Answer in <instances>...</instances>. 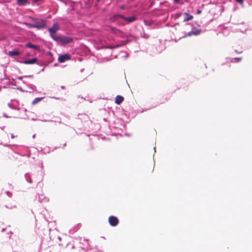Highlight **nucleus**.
Returning a JSON list of instances; mask_svg holds the SVG:
<instances>
[{
    "label": "nucleus",
    "instance_id": "nucleus-10",
    "mask_svg": "<svg viewBox=\"0 0 252 252\" xmlns=\"http://www.w3.org/2000/svg\"><path fill=\"white\" fill-rule=\"evenodd\" d=\"M22 82L24 84H26L28 86V89L25 91V92L31 93L34 91V88L35 87L34 85L32 84H28L25 80H23Z\"/></svg>",
    "mask_w": 252,
    "mask_h": 252
},
{
    "label": "nucleus",
    "instance_id": "nucleus-26",
    "mask_svg": "<svg viewBox=\"0 0 252 252\" xmlns=\"http://www.w3.org/2000/svg\"><path fill=\"white\" fill-rule=\"evenodd\" d=\"M237 2L239 3H242L243 2V0H235Z\"/></svg>",
    "mask_w": 252,
    "mask_h": 252
},
{
    "label": "nucleus",
    "instance_id": "nucleus-29",
    "mask_svg": "<svg viewBox=\"0 0 252 252\" xmlns=\"http://www.w3.org/2000/svg\"><path fill=\"white\" fill-rule=\"evenodd\" d=\"M201 13V10H199V9H198L197 10V14H200Z\"/></svg>",
    "mask_w": 252,
    "mask_h": 252
},
{
    "label": "nucleus",
    "instance_id": "nucleus-14",
    "mask_svg": "<svg viewBox=\"0 0 252 252\" xmlns=\"http://www.w3.org/2000/svg\"><path fill=\"white\" fill-rule=\"evenodd\" d=\"M78 119L84 122H87L89 120V117L86 114H82L78 115Z\"/></svg>",
    "mask_w": 252,
    "mask_h": 252
},
{
    "label": "nucleus",
    "instance_id": "nucleus-41",
    "mask_svg": "<svg viewBox=\"0 0 252 252\" xmlns=\"http://www.w3.org/2000/svg\"><path fill=\"white\" fill-rule=\"evenodd\" d=\"M21 91H22V92H24V91H23V90L22 89H20Z\"/></svg>",
    "mask_w": 252,
    "mask_h": 252
},
{
    "label": "nucleus",
    "instance_id": "nucleus-34",
    "mask_svg": "<svg viewBox=\"0 0 252 252\" xmlns=\"http://www.w3.org/2000/svg\"><path fill=\"white\" fill-rule=\"evenodd\" d=\"M4 230H5V228H2L1 230V231L3 232V231H4Z\"/></svg>",
    "mask_w": 252,
    "mask_h": 252
},
{
    "label": "nucleus",
    "instance_id": "nucleus-37",
    "mask_svg": "<svg viewBox=\"0 0 252 252\" xmlns=\"http://www.w3.org/2000/svg\"><path fill=\"white\" fill-rule=\"evenodd\" d=\"M83 70H84V69H81V72H83Z\"/></svg>",
    "mask_w": 252,
    "mask_h": 252
},
{
    "label": "nucleus",
    "instance_id": "nucleus-13",
    "mask_svg": "<svg viewBox=\"0 0 252 252\" xmlns=\"http://www.w3.org/2000/svg\"><path fill=\"white\" fill-rule=\"evenodd\" d=\"M226 62L230 61L231 63H238V62L242 60V58H226Z\"/></svg>",
    "mask_w": 252,
    "mask_h": 252
},
{
    "label": "nucleus",
    "instance_id": "nucleus-23",
    "mask_svg": "<svg viewBox=\"0 0 252 252\" xmlns=\"http://www.w3.org/2000/svg\"><path fill=\"white\" fill-rule=\"evenodd\" d=\"M5 193L6 194V195H7V196H8L9 197H11L12 196V192L9 191H5Z\"/></svg>",
    "mask_w": 252,
    "mask_h": 252
},
{
    "label": "nucleus",
    "instance_id": "nucleus-39",
    "mask_svg": "<svg viewBox=\"0 0 252 252\" xmlns=\"http://www.w3.org/2000/svg\"><path fill=\"white\" fill-rule=\"evenodd\" d=\"M154 150H155V152H156V147H154Z\"/></svg>",
    "mask_w": 252,
    "mask_h": 252
},
{
    "label": "nucleus",
    "instance_id": "nucleus-32",
    "mask_svg": "<svg viewBox=\"0 0 252 252\" xmlns=\"http://www.w3.org/2000/svg\"><path fill=\"white\" fill-rule=\"evenodd\" d=\"M3 117H6V118H8L9 117L7 116H6V115L5 114H3Z\"/></svg>",
    "mask_w": 252,
    "mask_h": 252
},
{
    "label": "nucleus",
    "instance_id": "nucleus-16",
    "mask_svg": "<svg viewBox=\"0 0 252 252\" xmlns=\"http://www.w3.org/2000/svg\"><path fill=\"white\" fill-rule=\"evenodd\" d=\"M17 4L19 6H24L29 3L28 0H17Z\"/></svg>",
    "mask_w": 252,
    "mask_h": 252
},
{
    "label": "nucleus",
    "instance_id": "nucleus-31",
    "mask_svg": "<svg viewBox=\"0 0 252 252\" xmlns=\"http://www.w3.org/2000/svg\"><path fill=\"white\" fill-rule=\"evenodd\" d=\"M235 52L237 53H242V51H240V52H238V51H237V50H235Z\"/></svg>",
    "mask_w": 252,
    "mask_h": 252
},
{
    "label": "nucleus",
    "instance_id": "nucleus-17",
    "mask_svg": "<svg viewBox=\"0 0 252 252\" xmlns=\"http://www.w3.org/2000/svg\"><path fill=\"white\" fill-rule=\"evenodd\" d=\"M20 54V52L17 50L11 51L8 52V55L11 57L18 56Z\"/></svg>",
    "mask_w": 252,
    "mask_h": 252
},
{
    "label": "nucleus",
    "instance_id": "nucleus-22",
    "mask_svg": "<svg viewBox=\"0 0 252 252\" xmlns=\"http://www.w3.org/2000/svg\"><path fill=\"white\" fill-rule=\"evenodd\" d=\"M8 105L9 106V107L11 108V109H17V108L14 105H13L11 103H8Z\"/></svg>",
    "mask_w": 252,
    "mask_h": 252
},
{
    "label": "nucleus",
    "instance_id": "nucleus-2",
    "mask_svg": "<svg viewBox=\"0 0 252 252\" xmlns=\"http://www.w3.org/2000/svg\"><path fill=\"white\" fill-rule=\"evenodd\" d=\"M136 20L135 16L128 17H125L124 15L121 14H115L110 17V20L112 22H115L118 26H124L125 25V21L128 23H130Z\"/></svg>",
    "mask_w": 252,
    "mask_h": 252
},
{
    "label": "nucleus",
    "instance_id": "nucleus-28",
    "mask_svg": "<svg viewBox=\"0 0 252 252\" xmlns=\"http://www.w3.org/2000/svg\"><path fill=\"white\" fill-rule=\"evenodd\" d=\"M180 1V0H174V3H178Z\"/></svg>",
    "mask_w": 252,
    "mask_h": 252
},
{
    "label": "nucleus",
    "instance_id": "nucleus-33",
    "mask_svg": "<svg viewBox=\"0 0 252 252\" xmlns=\"http://www.w3.org/2000/svg\"><path fill=\"white\" fill-rule=\"evenodd\" d=\"M35 134H34L32 135V138H35Z\"/></svg>",
    "mask_w": 252,
    "mask_h": 252
},
{
    "label": "nucleus",
    "instance_id": "nucleus-44",
    "mask_svg": "<svg viewBox=\"0 0 252 252\" xmlns=\"http://www.w3.org/2000/svg\"><path fill=\"white\" fill-rule=\"evenodd\" d=\"M99 0H97V1H98Z\"/></svg>",
    "mask_w": 252,
    "mask_h": 252
},
{
    "label": "nucleus",
    "instance_id": "nucleus-9",
    "mask_svg": "<svg viewBox=\"0 0 252 252\" xmlns=\"http://www.w3.org/2000/svg\"><path fill=\"white\" fill-rule=\"evenodd\" d=\"M25 46L28 48H32L35 50H39L40 47L38 45H36L32 44L31 42H28L25 44Z\"/></svg>",
    "mask_w": 252,
    "mask_h": 252
},
{
    "label": "nucleus",
    "instance_id": "nucleus-40",
    "mask_svg": "<svg viewBox=\"0 0 252 252\" xmlns=\"http://www.w3.org/2000/svg\"><path fill=\"white\" fill-rule=\"evenodd\" d=\"M84 241H86V242H87V240H86L85 239H84Z\"/></svg>",
    "mask_w": 252,
    "mask_h": 252
},
{
    "label": "nucleus",
    "instance_id": "nucleus-1",
    "mask_svg": "<svg viewBox=\"0 0 252 252\" xmlns=\"http://www.w3.org/2000/svg\"><path fill=\"white\" fill-rule=\"evenodd\" d=\"M60 29V27L58 23H54L53 26L48 29V31L50 33L51 37L56 41L58 43L65 45L72 41V39L71 37L57 35L55 34Z\"/></svg>",
    "mask_w": 252,
    "mask_h": 252
},
{
    "label": "nucleus",
    "instance_id": "nucleus-15",
    "mask_svg": "<svg viewBox=\"0 0 252 252\" xmlns=\"http://www.w3.org/2000/svg\"><path fill=\"white\" fill-rule=\"evenodd\" d=\"M124 99V98L122 96L118 95L115 98V103L117 104H120L123 101Z\"/></svg>",
    "mask_w": 252,
    "mask_h": 252
},
{
    "label": "nucleus",
    "instance_id": "nucleus-7",
    "mask_svg": "<svg viewBox=\"0 0 252 252\" xmlns=\"http://www.w3.org/2000/svg\"><path fill=\"white\" fill-rule=\"evenodd\" d=\"M126 44V43L123 42L122 44H115L114 45H109V46H102V48L103 49H113L116 48H118L120 47H121L123 45H125Z\"/></svg>",
    "mask_w": 252,
    "mask_h": 252
},
{
    "label": "nucleus",
    "instance_id": "nucleus-11",
    "mask_svg": "<svg viewBox=\"0 0 252 252\" xmlns=\"http://www.w3.org/2000/svg\"><path fill=\"white\" fill-rule=\"evenodd\" d=\"M38 201L40 203L46 202L48 201V199L46 197L44 194H38Z\"/></svg>",
    "mask_w": 252,
    "mask_h": 252
},
{
    "label": "nucleus",
    "instance_id": "nucleus-35",
    "mask_svg": "<svg viewBox=\"0 0 252 252\" xmlns=\"http://www.w3.org/2000/svg\"><path fill=\"white\" fill-rule=\"evenodd\" d=\"M66 143H65L64 144H63V147H65L66 146Z\"/></svg>",
    "mask_w": 252,
    "mask_h": 252
},
{
    "label": "nucleus",
    "instance_id": "nucleus-18",
    "mask_svg": "<svg viewBox=\"0 0 252 252\" xmlns=\"http://www.w3.org/2000/svg\"><path fill=\"white\" fill-rule=\"evenodd\" d=\"M25 179L27 182L32 183L33 181L31 174L27 173L25 175Z\"/></svg>",
    "mask_w": 252,
    "mask_h": 252
},
{
    "label": "nucleus",
    "instance_id": "nucleus-3",
    "mask_svg": "<svg viewBox=\"0 0 252 252\" xmlns=\"http://www.w3.org/2000/svg\"><path fill=\"white\" fill-rule=\"evenodd\" d=\"M46 25L45 21L42 19H38L36 20L34 24H29V27L40 30L46 27Z\"/></svg>",
    "mask_w": 252,
    "mask_h": 252
},
{
    "label": "nucleus",
    "instance_id": "nucleus-6",
    "mask_svg": "<svg viewBox=\"0 0 252 252\" xmlns=\"http://www.w3.org/2000/svg\"><path fill=\"white\" fill-rule=\"evenodd\" d=\"M70 56L68 54H64L63 55H61L59 56L58 58V61L60 63H63L67 60H70Z\"/></svg>",
    "mask_w": 252,
    "mask_h": 252
},
{
    "label": "nucleus",
    "instance_id": "nucleus-43",
    "mask_svg": "<svg viewBox=\"0 0 252 252\" xmlns=\"http://www.w3.org/2000/svg\"><path fill=\"white\" fill-rule=\"evenodd\" d=\"M44 70V68H43L41 71H43Z\"/></svg>",
    "mask_w": 252,
    "mask_h": 252
},
{
    "label": "nucleus",
    "instance_id": "nucleus-8",
    "mask_svg": "<svg viewBox=\"0 0 252 252\" xmlns=\"http://www.w3.org/2000/svg\"><path fill=\"white\" fill-rule=\"evenodd\" d=\"M38 60L36 58H33L32 59L27 60H25L22 63H24V64H33L37 63L38 64H39L38 63H37Z\"/></svg>",
    "mask_w": 252,
    "mask_h": 252
},
{
    "label": "nucleus",
    "instance_id": "nucleus-27",
    "mask_svg": "<svg viewBox=\"0 0 252 252\" xmlns=\"http://www.w3.org/2000/svg\"><path fill=\"white\" fill-rule=\"evenodd\" d=\"M181 15V13H177L176 14V18H179Z\"/></svg>",
    "mask_w": 252,
    "mask_h": 252
},
{
    "label": "nucleus",
    "instance_id": "nucleus-30",
    "mask_svg": "<svg viewBox=\"0 0 252 252\" xmlns=\"http://www.w3.org/2000/svg\"><path fill=\"white\" fill-rule=\"evenodd\" d=\"M11 138H14L15 137V136L13 135V134H11Z\"/></svg>",
    "mask_w": 252,
    "mask_h": 252
},
{
    "label": "nucleus",
    "instance_id": "nucleus-5",
    "mask_svg": "<svg viewBox=\"0 0 252 252\" xmlns=\"http://www.w3.org/2000/svg\"><path fill=\"white\" fill-rule=\"evenodd\" d=\"M108 222L111 226H116L118 224L119 220L117 217L110 216L108 218Z\"/></svg>",
    "mask_w": 252,
    "mask_h": 252
},
{
    "label": "nucleus",
    "instance_id": "nucleus-20",
    "mask_svg": "<svg viewBox=\"0 0 252 252\" xmlns=\"http://www.w3.org/2000/svg\"><path fill=\"white\" fill-rule=\"evenodd\" d=\"M32 75H28V76H19L17 78V79L20 80H22L23 78H32Z\"/></svg>",
    "mask_w": 252,
    "mask_h": 252
},
{
    "label": "nucleus",
    "instance_id": "nucleus-4",
    "mask_svg": "<svg viewBox=\"0 0 252 252\" xmlns=\"http://www.w3.org/2000/svg\"><path fill=\"white\" fill-rule=\"evenodd\" d=\"M201 30L200 28L196 27H192L190 32H186L183 37H186L187 36H197L201 33Z\"/></svg>",
    "mask_w": 252,
    "mask_h": 252
},
{
    "label": "nucleus",
    "instance_id": "nucleus-12",
    "mask_svg": "<svg viewBox=\"0 0 252 252\" xmlns=\"http://www.w3.org/2000/svg\"><path fill=\"white\" fill-rule=\"evenodd\" d=\"M184 15L185 16V18L183 20L184 22L190 21L192 20L193 18V16H192L191 15L187 12L184 13Z\"/></svg>",
    "mask_w": 252,
    "mask_h": 252
},
{
    "label": "nucleus",
    "instance_id": "nucleus-24",
    "mask_svg": "<svg viewBox=\"0 0 252 252\" xmlns=\"http://www.w3.org/2000/svg\"><path fill=\"white\" fill-rule=\"evenodd\" d=\"M5 207L7 208H8V209H12L13 208H16V206L14 205L13 206H12L10 207H8L7 205H5Z\"/></svg>",
    "mask_w": 252,
    "mask_h": 252
},
{
    "label": "nucleus",
    "instance_id": "nucleus-36",
    "mask_svg": "<svg viewBox=\"0 0 252 252\" xmlns=\"http://www.w3.org/2000/svg\"><path fill=\"white\" fill-rule=\"evenodd\" d=\"M41 167L42 168L43 167V164L42 163H41Z\"/></svg>",
    "mask_w": 252,
    "mask_h": 252
},
{
    "label": "nucleus",
    "instance_id": "nucleus-19",
    "mask_svg": "<svg viewBox=\"0 0 252 252\" xmlns=\"http://www.w3.org/2000/svg\"><path fill=\"white\" fill-rule=\"evenodd\" d=\"M44 98V97H36L34 98V99L32 102V104L35 105L38 102H39L40 101H41L42 99Z\"/></svg>",
    "mask_w": 252,
    "mask_h": 252
},
{
    "label": "nucleus",
    "instance_id": "nucleus-25",
    "mask_svg": "<svg viewBox=\"0 0 252 252\" xmlns=\"http://www.w3.org/2000/svg\"><path fill=\"white\" fill-rule=\"evenodd\" d=\"M41 121L42 122H53L54 121L53 120H41Z\"/></svg>",
    "mask_w": 252,
    "mask_h": 252
},
{
    "label": "nucleus",
    "instance_id": "nucleus-42",
    "mask_svg": "<svg viewBox=\"0 0 252 252\" xmlns=\"http://www.w3.org/2000/svg\"><path fill=\"white\" fill-rule=\"evenodd\" d=\"M128 56V55L126 54V57H127Z\"/></svg>",
    "mask_w": 252,
    "mask_h": 252
},
{
    "label": "nucleus",
    "instance_id": "nucleus-21",
    "mask_svg": "<svg viewBox=\"0 0 252 252\" xmlns=\"http://www.w3.org/2000/svg\"><path fill=\"white\" fill-rule=\"evenodd\" d=\"M110 30L112 32H113L114 33H116L118 31V30L116 28H115L114 27H111Z\"/></svg>",
    "mask_w": 252,
    "mask_h": 252
},
{
    "label": "nucleus",
    "instance_id": "nucleus-38",
    "mask_svg": "<svg viewBox=\"0 0 252 252\" xmlns=\"http://www.w3.org/2000/svg\"><path fill=\"white\" fill-rule=\"evenodd\" d=\"M189 24H186V26H189Z\"/></svg>",
    "mask_w": 252,
    "mask_h": 252
}]
</instances>
